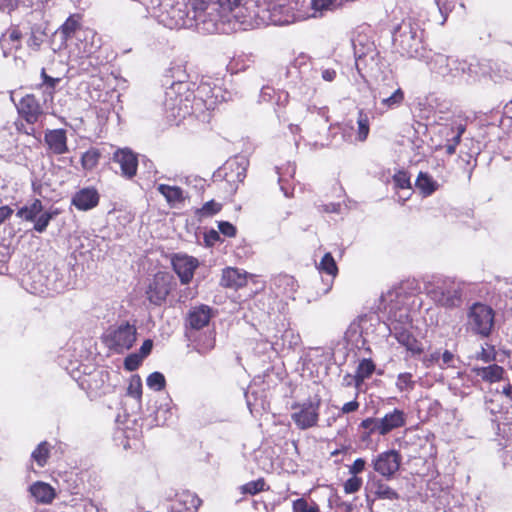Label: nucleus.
<instances>
[{
	"label": "nucleus",
	"instance_id": "5701e85b",
	"mask_svg": "<svg viewBox=\"0 0 512 512\" xmlns=\"http://www.w3.org/2000/svg\"><path fill=\"white\" fill-rule=\"evenodd\" d=\"M211 319V308L206 305L193 307L188 314V324L192 329L199 330L208 325Z\"/></svg>",
	"mask_w": 512,
	"mask_h": 512
},
{
	"label": "nucleus",
	"instance_id": "69168bd1",
	"mask_svg": "<svg viewBox=\"0 0 512 512\" xmlns=\"http://www.w3.org/2000/svg\"><path fill=\"white\" fill-rule=\"evenodd\" d=\"M13 213V210L9 206L0 207V224L8 219Z\"/></svg>",
	"mask_w": 512,
	"mask_h": 512
},
{
	"label": "nucleus",
	"instance_id": "c03bdc74",
	"mask_svg": "<svg viewBox=\"0 0 512 512\" xmlns=\"http://www.w3.org/2000/svg\"><path fill=\"white\" fill-rule=\"evenodd\" d=\"M293 512H318L319 508L315 502L309 503L304 498H299L293 501L292 505Z\"/></svg>",
	"mask_w": 512,
	"mask_h": 512
},
{
	"label": "nucleus",
	"instance_id": "c9c22d12",
	"mask_svg": "<svg viewBox=\"0 0 512 512\" xmlns=\"http://www.w3.org/2000/svg\"><path fill=\"white\" fill-rule=\"evenodd\" d=\"M317 269L321 273H326L332 278H335L338 274V267L330 252L324 254L319 264H317Z\"/></svg>",
	"mask_w": 512,
	"mask_h": 512
},
{
	"label": "nucleus",
	"instance_id": "4c0bfd02",
	"mask_svg": "<svg viewBox=\"0 0 512 512\" xmlns=\"http://www.w3.org/2000/svg\"><path fill=\"white\" fill-rule=\"evenodd\" d=\"M50 455V445L48 442H41L31 454L33 461L37 463L39 467H44L47 464Z\"/></svg>",
	"mask_w": 512,
	"mask_h": 512
},
{
	"label": "nucleus",
	"instance_id": "a211bd4d",
	"mask_svg": "<svg viewBox=\"0 0 512 512\" xmlns=\"http://www.w3.org/2000/svg\"><path fill=\"white\" fill-rule=\"evenodd\" d=\"M113 160L119 163L123 176L132 178L136 175L138 160L131 150L118 149L114 153Z\"/></svg>",
	"mask_w": 512,
	"mask_h": 512
},
{
	"label": "nucleus",
	"instance_id": "7c9ffc66",
	"mask_svg": "<svg viewBox=\"0 0 512 512\" xmlns=\"http://www.w3.org/2000/svg\"><path fill=\"white\" fill-rule=\"evenodd\" d=\"M375 370V364L371 359H363L360 361L356 373L353 376L354 385L359 387L365 379L369 378Z\"/></svg>",
	"mask_w": 512,
	"mask_h": 512
},
{
	"label": "nucleus",
	"instance_id": "bb28decb",
	"mask_svg": "<svg viewBox=\"0 0 512 512\" xmlns=\"http://www.w3.org/2000/svg\"><path fill=\"white\" fill-rule=\"evenodd\" d=\"M473 371L478 377L488 383L501 381L505 373L504 368L497 364H492L486 367H477L474 368Z\"/></svg>",
	"mask_w": 512,
	"mask_h": 512
},
{
	"label": "nucleus",
	"instance_id": "774afa93",
	"mask_svg": "<svg viewBox=\"0 0 512 512\" xmlns=\"http://www.w3.org/2000/svg\"><path fill=\"white\" fill-rule=\"evenodd\" d=\"M436 4L439 8L440 13L444 16V21L446 20L447 14L450 11V7L445 2H442V0H435Z\"/></svg>",
	"mask_w": 512,
	"mask_h": 512
},
{
	"label": "nucleus",
	"instance_id": "aec40b11",
	"mask_svg": "<svg viewBox=\"0 0 512 512\" xmlns=\"http://www.w3.org/2000/svg\"><path fill=\"white\" fill-rule=\"evenodd\" d=\"M99 194L94 188H83L76 192L72 204L81 211L90 210L98 205Z\"/></svg>",
	"mask_w": 512,
	"mask_h": 512
},
{
	"label": "nucleus",
	"instance_id": "603ef678",
	"mask_svg": "<svg viewBox=\"0 0 512 512\" xmlns=\"http://www.w3.org/2000/svg\"><path fill=\"white\" fill-rule=\"evenodd\" d=\"M360 425L362 428L367 429L370 434L378 433L380 435L379 418H366Z\"/></svg>",
	"mask_w": 512,
	"mask_h": 512
},
{
	"label": "nucleus",
	"instance_id": "ddd939ff",
	"mask_svg": "<svg viewBox=\"0 0 512 512\" xmlns=\"http://www.w3.org/2000/svg\"><path fill=\"white\" fill-rule=\"evenodd\" d=\"M72 45H75L78 57H90L101 47V39L94 30L85 28L79 32V38Z\"/></svg>",
	"mask_w": 512,
	"mask_h": 512
},
{
	"label": "nucleus",
	"instance_id": "6ab92c4d",
	"mask_svg": "<svg viewBox=\"0 0 512 512\" xmlns=\"http://www.w3.org/2000/svg\"><path fill=\"white\" fill-rule=\"evenodd\" d=\"M44 141L56 155L68 152L67 136L64 129L47 130L44 135Z\"/></svg>",
	"mask_w": 512,
	"mask_h": 512
},
{
	"label": "nucleus",
	"instance_id": "c85d7f7f",
	"mask_svg": "<svg viewBox=\"0 0 512 512\" xmlns=\"http://www.w3.org/2000/svg\"><path fill=\"white\" fill-rule=\"evenodd\" d=\"M215 347V333L209 331L204 334H200L194 339V348L201 355H207Z\"/></svg>",
	"mask_w": 512,
	"mask_h": 512
},
{
	"label": "nucleus",
	"instance_id": "393cba45",
	"mask_svg": "<svg viewBox=\"0 0 512 512\" xmlns=\"http://www.w3.org/2000/svg\"><path fill=\"white\" fill-rule=\"evenodd\" d=\"M84 30L77 19L69 17L59 29V33L66 46H70L79 38V32Z\"/></svg>",
	"mask_w": 512,
	"mask_h": 512
},
{
	"label": "nucleus",
	"instance_id": "423d86ee",
	"mask_svg": "<svg viewBox=\"0 0 512 512\" xmlns=\"http://www.w3.org/2000/svg\"><path fill=\"white\" fill-rule=\"evenodd\" d=\"M241 1L242 0H207L209 5H215V14H206L205 24L202 28V32L204 33H214L218 30V21L220 20H230V15L238 19L240 17L239 11L241 10Z\"/></svg>",
	"mask_w": 512,
	"mask_h": 512
},
{
	"label": "nucleus",
	"instance_id": "79ce46f5",
	"mask_svg": "<svg viewBox=\"0 0 512 512\" xmlns=\"http://www.w3.org/2000/svg\"><path fill=\"white\" fill-rule=\"evenodd\" d=\"M41 77L43 79V83L41 86L45 87V94H46L45 102H46L48 99H50V100L53 99L54 90H55L56 85L60 82V78H53V77L47 75L45 72V69H42Z\"/></svg>",
	"mask_w": 512,
	"mask_h": 512
},
{
	"label": "nucleus",
	"instance_id": "2f4dec72",
	"mask_svg": "<svg viewBox=\"0 0 512 512\" xmlns=\"http://www.w3.org/2000/svg\"><path fill=\"white\" fill-rule=\"evenodd\" d=\"M157 190L165 197L170 205H175L183 200V191L178 186L159 184Z\"/></svg>",
	"mask_w": 512,
	"mask_h": 512
},
{
	"label": "nucleus",
	"instance_id": "49530a36",
	"mask_svg": "<svg viewBox=\"0 0 512 512\" xmlns=\"http://www.w3.org/2000/svg\"><path fill=\"white\" fill-rule=\"evenodd\" d=\"M127 394L135 399H140L142 395V382L138 375H134L131 377Z\"/></svg>",
	"mask_w": 512,
	"mask_h": 512
},
{
	"label": "nucleus",
	"instance_id": "a878e982",
	"mask_svg": "<svg viewBox=\"0 0 512 512\" xmlns=\"http://www.w3.org/2000/svg\"><path fill=\"white\" fill-rule=\"evenodd\" d=\"M370 491L377 499L394 501L400 498L396 490L380 479L373 480L370 483Z\"/></svg>",
	"mask_w": 512,
	"mask_h": 512
},
{
	"label": "nucleus",
	"instance_id": "cd10ccee",
	"mask_svg": "<svg viewBox=\"0 0 512 512\" xmlns=\"http://www.w3.org/2000/svg\"><path fill=\"white\" fill-rule=\"evenodd\" d=\"M391 88V95H381L380 105L384 111L396 109L404 101V92L398 83H394Z\"/></svg>",
	"mask_w": 512,
	"mask_h": 512
},
{
	"label": "nucleus",
	"instance_id": "3c124183",
	"mask_svg": "<svg viewBox=\"0 0 512 512\" xmlns=\"http://www.w3.org/2000/svg\"><path fill=\"white\" fill-rule=\"evenodd\" d=\"M143 358L138 354H131L125 358L124 367L128 371L136 370L141 364Z\"/></svg>",
	"mask_w": 512,
	"mask_h": 512
},
{
	"label": "nucleus",
	"instance_id": "09e8293b",
	"mask_svg": "<svg viewBox=\"0 0 512 512\" xmlns=\"http://www.w3.org/2000/svg\"><path fill=\"white\" fill-rule=\"evenodd\" d=\"M221 210V204L215 202L214 200L206 202L202 208L199 210V214L203 217H209Z\"/></svg>",
	"mask_w": 512,
	"mask_h": 512
},
{
	"label": "nucleus",
	"instance_id": "39448f33",
	"mask_svg": "<svg viewBox=\"0 0 512 512\" xmlns=\"http://www.w3.org/2000/svg\"><path fill=\"white\" fill-rule=\"evenodd\" d=\"M429 297L444 307H457L461 303V289L459 284L449 278H434L425 284Z\"/></svg>",
	"mask_w": 512,
	"mask_h": 512
},
{
	"label": "nucleus",
	"instance_id": "338daca9",
	"mask_svg": "<svg viewBox=\"0 0 512 512\" xmlns=\"http://www.w3.org/2000/svg\"><path fill=\"white\" fill-rule=\"evenodd\" d=\"M277 281L279 282V285L284 284L287 286H291V289L293 290L295 281L294 278L288 275L280 276Z\"/></svg>",
	"mask_w": 512,
	"mask_h": 512
},
{
	"label": "nucleus",
	"instance_id": "f8f14e48",
	"mask_svg": "<svg viewBox=\"0 0 512 512\" xmlns=\"http://www.w3.org/2000/svg\"><path fill=\"white\" fill-rule=\"evenodd\" d=\"M173 277L164 272L154 275L146 291L149 301L155 305H161L172 289Z\"/></svg>",
	"mask_w": 512,
	"mask_h": 512
},
{
	"label": "nucleus",
	"instance_id": "e2e57ef3",
	"mask_svg": "<svg viewBox=\"0 0 512 512\" xmlns=\"http://www.w3.org/2000/svg\"><path fill=\"white\" fill-rule=\"evenodd\" d=\"M441 359H442V364L440 365L442 368L444 365L446 366H453V360H454V354L448 350H446L442 356H441Z\"/></svg>",
	"mask_w": 512,
	"mask_h": 512
},
{
	"label": "nucleus",
	"instance_id": "5fc2aeb1",
	"mask_svg": "<svg viewBox=\"0 0 512 512\" xmlns=\"http://www.w3.org/2000/svg\"><path fill=\"white\" fill-rule=\"evenodd\" d=\"M395 82H391V83H385V84H381L379 85L375 90H374V94H373V97L374 99H379L381 101V95L384 94V95H391V90H392V85L394 84Z\"/></svg>",
	"mask_w": 512,
	"mask_h": 512
},
{
	"label": "nucleus",
	"instance_id": "4468645a",
	"mask_svg": "<svg viewBox=\"0 0 512 512\" xmlns=\"http://www.w3.org/2000/svg\"><path fill=\"white\" fill-rule=\"evenodd\" d=\"M220 93V87H212L210 83L202 82L196 90V95H194V108L198 109V106L203 105L208 110L214 109L224 99Z\"/></svg>",
	"mask_w": 512,
	"mask_h": 512
},
{
	"label": "nucleus",
	"instance_id": "b1692460",
	"mask_svg": "<svg viewBox=\"0 0 512 512\" xmlns=\"http://www.w3.org/2000/svg\"><path fill=\"white\" fill-rule=\"evenodd\" d=\"M247 273L239 269L228 267L223 270L221 285L229 288H239L246 284Z\"/></svg>",
	"mask_w": 512,
	"mask_h": 512
},
{
	"label": "nucleus",
	"instance_id": "4d7b16f0",
	"mask_svg": "<svg viewBox=\"0 0 512 512\" xmlns=\"http://www.w3.org/2000/svg\"><path fill=\"white\" fill-rule=\"evenodd\" d=\"M17 0H0V11L10 14L18 8Z\"/></svg>",
	"mask_w": 512,
	"mask_h": 512
},
{
	"label": "nucleus",
	"instance_id": "dca6fc26",
	"mask_svg": "<svg viewBox=\"0 0 512 512\" xmlns=\"http://www.w3.org/2000/svg\"><path fill=\"white\" fill-rule=\"evenodd\" d=\"M199 262L196 258L185 254H176L172 258V266L181 283L188 284L193 278Z\"/></svg>",
	"mask_w": 512,
	"mask_h": 512
},
{
	"label": "nucleus",
	"instance_id": "8fccbe9b",
	"mask_svg": "<svg viewBox=\"0 0 512 512\" xmlns=\"http://www.w3.org/2000/svg\"><path fill=\"white\" fill-rule=\"evenodd\" d=\"M394 183L398 188L410 189V177L405 171H398L393 177Z\"/></svg>",
	"mask_w": 512,
	"mask_h": 512
},
{
	"label": "nucleus",
	"instance_id": "72a5a7b5",
	"mask_svg": "<svg viewBox=\"0 0 512 512\" xmlns=\"http://www.w3.org/2000/svg\"><path fill=\"white\" fill-rule=\"evenodd\" d=\"M374 55V51L360 54L355 50V66L362 77L372 69L371 65L374 63Z\"/></svg>",
	"mask_w": 512,
	"mask_h": 512
},
{
	"label": "nucleus",
	"instance_id": "0eeeda50",
	"mask_svg": "<svg viewBox=\"0 0 512 512\" xmlns=\"http://www.w3.org/2000/svg\"><path fill=\"white\" fill-rule=\"evenodd\" d=\"M320 404V398L309 399L303 403L294 404L292 406L294 412L291 414V419L301 430L316 426L319 420Z\"/></svg>",
	"mask_w": 512,
	"mask_h": 512
},
{
	"label": "nucleus",
	"instance_id": "f257e3e1",
	"mask_svg": "<svg viewBox=\"0 0 512 512\" xmlns=\"http://www.w3.org/2000/svg\"><path fill=\"white\" fill-rule=\"evenodd\" d=\"M163 26L169 29L196 28L202 32L206 14H215V5L207 0H152L142 4Z\"/></svg>",
	"mask_w": 512,
	"mask_h": 512
},
{
	"label": "nucleus",
	"instance_id": "c756f323",
	"mask_svg": "<svg viewBox=\"0 0 512 512\" xmlns=\"http://www.w3.org/2000/svg\"><path fill=\"white\" fill-rule=\"evenodd\" d=\"M21 37L22 34L17 28L9 29L6 33H4L0 40L1 46L4 49V53L6 54L7 50L11 52L12 50L19 49Z\"/></svg>",
	"mask_w": 512,
	"mask_h": 512
},
{
	"label": "nucleus",
	"instance_id": "de8ad7c7",
	"mask_svg": "<svg viewBox=\"0 0 512 512\" xmlns=\"http://www.w3.org/2000/svg\"><path fill=\"white\" fill-rule=\"evenodd\" d=\"M362 479L358 476L352 475L349 479H347L343 485L344 492L346 494H353L360 490L362 486Z\"/></svg>",
	"mask_w": 512,
	"mask_h": 512
},
{
	"label": "nucleus",
	"instance_id": "13d9d810",
	"mask_svg": "<svg viewBox=\"0 0 512 512\" xmlns=\"http://www.w3.org/2000/svg\"><path fill=\"white\" fill-rule=\"evenodd\" d=\"M477 359H480L486 363L491 362L495 359L494 349L481 348V351L477 354Z\"/></svg>",
	"mask_w": 512,
	"mask_h": 512
},
{
	"label": "nucleus",
	"instance_id": "7ed1b4c3",
	"mask_svg": "<svg viewBox=\"0 0 512 512\" xmlns=\"http://www.w3.org/2000/svg\"><path fill=\"white\" fill-rule=\"evenodd\" d=\"M399 296V291L393 290L382 297L383 302L387 303L385 309L388 311L389 320L392 325L390 331L398 343L404 346L408 352L412 355H419L424 351V348L422 343L405 328V326L411 324V318L407 307L404 306L403 300L395 301V298Z\"/></svg>",
	"mask_w": 512,
	"mask_h": 512
},
{
	"label": "nucleus",
	"instance_id": "6e6552de",
	"mask_svg": "<svg viewBox=\"0 0 512 512\" xmlns=\"http://www.w3.org/2000/svg\"><path fill=\"white\" fill-rule=\"evenodd\" d=\"M494 324L493 309L482 303H475L468 312V326L470 329L482 336H488L491 333Z\"/></svg>",
	"mask_w": 512,
	"mask_h": 512
},
{
	"label": "nucleus",
	"instance_id": "1a4fd4ad",
	"mask_svg": "<svg viewBox=\"0 0 512 512\" xmlns=\"http://www.w3.org/2000/svg\"><path fill=\"white\" fill-rule=\"evenodd\" d=\"M427 64L430 70L443 77H458L466 72L468 64L464 60L449 57L444 54H434Z\"/></svg>",
	"mask_w": 512,
	"mask_h": 512
},
{
	"label": "nucleus",
	"instance_id": "f704fd0d",
	"mask_svg": "<svg viewBox=\"0 0 512 512\" xmlns=\"http://www.w3.org/2000/svg\"><path fill=\"white\" fill-rule=\"evenodd\" d=\"M42 210V202L39 199H35L30 205L20 208L17 216L26 221H34Z\"/></svg>",
	"mask_w": 512,
	"mask_h": 512
},
{
	"label": "nucleus",
	"instance_id": "680f3d73",
	"mask_svg": "<svg viewBox=\"0 0 512 512\" xmlns=\"http://www.w3.org/2000/svg\"><path fill=\"white\" fill-rule=\"evenodd\" d=\"M358 408H359L358 401L353 400V401L345 403L341 408V412L343 414H348L351 412H355Z\"/></svg>",
	"mask_w": 512,
	"mask_h": 512
},
{
	"label": "nucleus",
	"instance_id": "a18cd8bd",
	"mask_svg": "<svg viewBox=\"0 0 512 512\" xmlns=\"http://www.w3.org/2000/svg\"><path fill=\"white\" fill-rule=\"evenodd\" d=\"M335 5V0H311L313 17L321 16L324 11L331 10Z\"/></svg>",
	"mask_w": 512,
	"mask_h": 512
},
{
	"label": "nucleus",
	"instance_id": "864d4df0",
	"mask_svg": "<svg viewBox=\"0 0 512 512\" xmlns=\"http://www.w3.org/2000/svg\"><path fill=\"white\" fill-rule=\"evenodd\" d=\"M219 231L228 237H234L236 235V228L229 222L221 221L218 224Z\"/></svg>",
	"mask_w": 512,
	"mask_h": 512
},
{
	"label": "nucleus",
	"instance_id": "20e7f679",
	"mask_svg": "<svg viewBox=\"0 0 512 512\" xmlns=\"http://www.w3.org/2000/svg\"><path fill=\"white\" fill-rule=\"evenodd\" d=\"M423 37L424 30L418 24L403 22L394 34V47L401 56L415 59L427 58Z\"/></svg>",
	"mask_w": 512,
	"mask_h": 512
},
{
	"label": "nucleus",
	"instance_id": "e433bc0d",
	"mask_svg": "<svg viewBox=\"0 0 512 512\" xmlns=\"http://www.w3.org/2000/svg\"><path fill=\"white\" fill-rule=\"evenodd\" d=\"M369 131H370L369 117L363 110H360L358 112V117H357L356 140L359 142H364L369 135Z\"/></svg>",
	"mask_w": 512,
	"mask_h": 512
},
{
	"label": "nucleus",
	"instance_id": "bf43d9fd",
	"mask_svg": "<svg viewBox=\"0 0 512 512\" xmlns=\"http://www.w3.org/2000/svg\"><path fill=\"white\" fill-rule=\"evenodd\" d=\"M365 460L362 458H357L353 464L349 467V473L351 475L357 476V474L361 473L365 468Z\"/></svg>",
	"mask_w": 512,
	"mask_h": 512
},
{
	"label": "nucleus",
	"instance_id": "0e129e2a",
	"mask_svg": "<svg viewBox=\"0 0 512 512\" xmlns=\"http://www.w3.org/2000/svg\"><path fill=\"white\" fill-rule=\"evenodd\" d=\"M152 347H153L152 341L149 339L145 340L140 348V352L142 354L141 357L144 358L145 356H147L151 352Z\"/></svg>",
	"mask_w": 512,
	"mask_h": 512
},
{
	"label": "nucleus",
	"instance_id": "2eb2a0df",
	"mask_svg": "<svg viewBox=\"0 0 512 512\" xmlns=\"http://www.w3.org/2000/svg\"><path fill=\"white\" fill-rule=\"evenodd\" d=\"M19 115L28 123L35 124L44 115L43 108L32 94L22 97L15 103Z\"/></svg>",
	"mask_w": 512,
	"mask_h": 512
},
{
	"label": "nucleus",
	"instance_id": "473e14b6",
	"mask_svg": "<svg viewBox=\"0 0 512 512\" xmlns=\"http://www.w3.org/2000/svg\"><path fill=\"white\" fill-rule=\"evenodd\" d=\"M416 187L424 196H429L438 189L439 184L427 173L420 172L416 179Z\"/></svg>",
	"mask_w": 512,
	"mask_h": 512
},
{
	"label": "nucleus",
	"instance_id": "f3484780",
	"mask_svg": "<svg viewBox=\"0 0 512 512\" xmlns=\"http://www.w3.org/2000/svg\"><path fill=\"white\" fill-rule=\"evenodd\" d=\"M406 418L405 412L398 408L386 413L383 417L379 418L380 435L385 436L391 431L405 426Z\"/></svg>",
	"mask_w": 512,
	"mask_h": 512
},
{
	"label": "nucleus",
	"instance_id": "ea45409f",
	"mask_svg": "<svg viewBox=\"0 0 512 512\" xmlns=\"http://www.w3.org/2000/svg\"><path fill=\"white\" fill-rule=\"evenodd\" d=\"M100 152L96 148H90L81 157V164L84 169L92 170L95 168L100 159Z\"/></svg>",
	"mask_w": 512,
	"mask_h": 512
},
{
	"label": "nucleus",
	"instance_id": "6e6d98bb",
	"mask_svg": "<svg viewBox=\"0 0 512 512\" xmlns=\"http://www.w3.org/2000/svg\"><path fill=\"white\" fill-rule=\"evenodd\" d=\"M411 378H412V376L409 373L399 374L397 377V383H396L397 387L400 390L407 389L412 383Z\"/></svg>",
	"mask_w": 512,
	"mask_h": 512
},
{
	"label": "nucleus",
	"instance_id": "37998d69",
	"mask_svg": "<svg viewBox=\"0 0 512 512\" xmlns=\"http://www.w3.org/2000/svg\"><path fill=\"white\" fill-rule=\"evenodd\" d=\"M147 386L155 391H161L165 388V377L160 372H153L147 377Z\"/></svg>",
	"mask_w": 512,
	"mask_h": 512
},
{
	"label": "nucleus",
	"instance_id": "4be33fe9",
	"mask_svg": "<svg viewBox=\"0 0 512 512\" xmlns=\"http://www.w3.org/2000/svg\"><path fill=\"white\" fill-rule=\"evenodd\" d=\"M201 500L192 492L184 491L177 494L173 503L172 510L174 512H197Z\"/></svg>",
	"mask_w": 512,
	"mask_h": 512
},
{
	"label": "nucleus",
	"instance_id": "052dcab7",
	"mask_svg": "<svg viewBox=\"0 0 512 512\" xmlns=\"http://www.w3.org/2000/svg\"><path fill=\"white\" fill-rule=\"evenodd\" d=\"M337 72L332 68L321 69V77L326 82H332L335 80Z\"/></svg>",
	"mask_w": 512,
	"mask_h": 512
},
{
	"label": "nucleus",
	"instance_id": "58836bf2",
	"mask_svg": "<svg viewBox=\"0 0 512 512\" xmlns=\"http://www.w3.org/2000/svg\"><path fill=\"white\" fill-rule=\"evenodd\" d=\"M58 214H59L58 209L45 211L43 213L41 212L34 220L35 221L34 230L39 233H43L46 230L47 226L49 225V222L53 218H55Z\"/></svg>",
	"mask_w": 512,
	"mask_h": 512
},
{
	"label": "nucleus",
	"instance_id": "412c9836",
	"mask_svg": "<svg viewBox=\"0 0 512 512\" xmlns=\"http://www.w3.org/2000/svg\"><path fill=\"white\" fill-rule=\"evenodd\" d=\"M29 492L38 504L48 505L56 497L55 489L48 483L37 481L29 487Z\"/></svg>",
	"mask_w": 512,
	"mask_h": 512
},
{
	"label": "nucleus",
	"instance_id": "a19ab883",
	"mask_svg": "<svg viewBox=\"0 0 512 512\" xmlns=\"http://www.w3.org/2000/svg\"><path fill=\"white\" fill-rule=\"evenodd\" d=\"M265 490H268V487L266 486V482L263 478L250 481L240 486L242 494L256 495Z\"/></svg>",
	"mask_w": 512,
	"mask_h": 512
},
{
	"label": "nucleus",
	"instance_id": "f03ea898",
	"mask_svg": "<svg viewBox=\"0 0 512 512\" xmlns=\"http://www.w3.org/2000/svg\"><path fill=\"white\" fill-rule=\"evenodd\" d=\"M174 70L178 73L177 80L166 89L163 106L167 119L179 125L187 116L196 112L197 108H194L195 97L186 81L185 71L180 66L171 71Z\"/></svg>",
	"mask_w": 512,
	"mask_h": 512
},
{
	"label": "nucleus",
	"instance_id": "9d476101",
	"mask_svg": "<svg viewBox=\"0 0 512 512\" xmlns=\"http://www.w3.org/2000/svg\"><path fill=\"white\" fill-rule=\"evenodd\" d=\"M136 340V329L129 323H123L112 328L105 334V342L109 348L123 352L129 350Z\"/></svg>",
	"mask_w": 512,
	"mask_h": 512
},
{
	"label": "nucleus",
	"instance_id": "9b49d317",
	"mask_svg": "<svg viewBox=\"0 0 512 512\" xmlns=\"http://www.w3.org/2000/svg\"><path fill=\"white\" fill-rule=\"evenodd\" d=\"M402 457L396 450H388L379 453L373 460V469L389 480L393 478L401 465Z\"/></svg>",
	"mask_w": 512,
	"mask_h": 512
}]
</instances>
